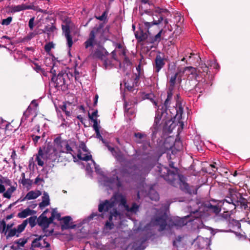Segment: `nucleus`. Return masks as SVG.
Wrapping results in <instances>:
<instances>
[{
    "mask_svg": "<svg viewBox=\"0 0 250 250\" xmlns=\"http://www.w3.org/2000/svg\"><path fill=\"white\" fill-rule=\"evenodd\" d=\"M167 12L166 9L161 8L159 7H156L153 11L146 10L145 13L150 15H155L158 16V20L153 18V21L147 22L143 20V22L144 23L145 28L146 29V32H144L142 29L139 28V30L135 33V38L138 42L146 41L147 44H158L161 40V35L163 31L161 29L155 36L150 35L149 32V28L153 25H158L163 20V13Z\"/></svg>",
    "mask_w": 250,
    "mask_h": 250,
    "instance_id": "nucleus-1",
    "label": "nucleus"
},
{
    "mask_svg": "<svg viewBox=\"0 0 250 250\" xmlns=\"http://www.w3.org/2000/svg\"><path fill=\"white\" fill-rule=\"evenodd\" d=\"M157 167L160 176L164 178L168 183L174 187L179 186L182 190H187L188 189V185L183 180V176L179 174L178 169L171 170L163 166Z\"/></svg>",
    "mask_w": 250,
    "mask_h": 250,
    "instance_id": "nucleus-2",
    "label": "nucleus"
},
{
    "mask_svg": "<svg viewBox=\"0 0 250 250\" xmlns=\"http://www.w3.org/2000/svg\"><path fill=\"white\" fill-rule=\"evenodd\" d=\"M173 92L167 91V97L164 104L162 105L157 106L159 110H161V115H164L165 113L168 115L167 111L171 114L170 119L165 122V124L166 125L171 123V119L172 117L177 118L179 120L181 119L183 113V108L181 104L179 103V102L177 101L176 102V107L173 105L172 108H170V107H171L170 104Z\"/></svg>",
    "mask_w": 250,
    "mask_h": 250,
    "instance_id": "nucleus-3",
    "label": "nucleus"
},
{
    "mask_svg": "<svg viewBox=\"0 0 250 250\" xmlns=\"http://www.w3.org/2000/svg\"><path fill=\"white\" fill-rule=\"evenodd\" d=\"M57 149L51 146H47L45 153H43L41 148H40L36 155V160L39 166L43 167L44 162L42 160V159L44 158V155L45 156L46 159H49L52 162H55L57 158Z\"/></svg>",
    "mask_w": 250,
    "mask_h": 250,
    "instance_id": "nucleus-4",
    "label": "nucleus"
},
{
    "mask_svg": "<svg viewBox=\"0 0 250 250\" xmlns=\"http://www.w3.org/2000/svg\"><path fill=\"white\" fill-rule=\"evenodd\" d=\"M68 74L64 71L60 72L57 76H52L51 82L54 86L58 89L65 91L67 89L66 80L68 78Z\"/></svg>",
    "mask_w": 250,
    "mask_h": 250,
    "instance_id": "nucleus-5",
    "label": "nucleus"
},
{
    "mask_svg": "<svg viewBox=\"0 0 250 250\" xmlns=\"http://www.w3.org/2000/svg\"><path fill=\"white\" fill-rule=\"evenodd\" d=\"M168 220L167 215L164 213L152 219L151 222L154 226L159 227V231H162L166 229L167 226H168Z\"/></svg>",
    "mask_w": 250,
    "mask_h": 250,
    "instance_id": "nucleus-6",
    "label": "nucleus"
},
{
    "mask_svg": "<svg viewBox=\"0 0 250 250\" xmlns=\"http://www.w3.org/2000/svg\"><path fill=\"white\" fill-rule=\"evenodd\" d=\"M103 27V24L101 23L98 27L94 28L89 33V38L84 42V45L85 48L88 47H93L95 43L96 34Z\"/></svg>",
    "mask_w": 250,
    "mask_h": 250,
    "instance_id": "nucleus-7",
    "label": "nucleus"
},
{
    "mask_svg": "<svg viewBox=\"0 0 250 250\" xmlns=\"http://www.w3.org/2000/svg\"><path fill=\"white\" fill-rule=\"evenodd\" d=\"M189 218V216L188 215L183 218L176 217L173 219H170L168 220V227L169 228L173 227L181 228L186 225L188 222L192 220L191 219L188 220Z\"/></svg>",
    "mask_w": 250,
    "mask_h": 250,
    "instance_id": "nucleus-8",
    "label": "nucleus"
},
{
    "mask_svg": "<svg viewBox=\"0 0 250 250\" xmlns=\"http://www.w3.org/2000/svg\"><path fill=\"white\" fill-rule=\"evenodd\" d=\"M187 70H188L191 74H195L196 78L198 76V73H206V75H207L210 72L208 70V67L205 63H203L200 64L197 69L192 66H188L184 68L185 71Z\"/></svg>",
    "mask_w": 250,
    "mask_h": 250,
    "instance_id": "nucleus-9",
    "label": "nucleus"
},
{
    "mask_svg": "<svg viewBox=\"0 0 250 250\" xmlns=\"http://www.w3.org/2000/svg\"><path fill=\"white\" fill-rule=\"evenodd\" d=\"M115 205V199L112 198L110 200H105L101 201L98 205V211L100 212H104L108 211L111 208Z\"/></svg>",
    "mask_w": 250,
    "mask_h": 250,
    "instance_id": "nucleus-10",
    "label": "nucleus"
},
{
    "mask_svg": "<svg viewBox=\"0 0 250 250\" xmlns=\"http://www.w3.org/2000/svg\"><path fill=\"white\" fill-rule=\"evenodd\" d=\"M46 20H49L51 22L49 23H47L44 26L43 29H41V32H39V34L45 33L49 36L57 30L55 21L53 18L50 17L46 18Z\"/></svg>",
    "mask_w": 250,
    "mask_h": 250,
    "instance_id": "nucleus-11",
    "label": "nucleus"
},
{
    "mask_svg": "<svg viewBox=\"0 0 250 250\" xmlns=\"http://www.w3.org/2000/svg\"><path fill=\"white\" fill-rule=\"evenodd\" d=\"M108 52L103 46H100L96 49L91 54V56L94 59H98L101 61L104 60L108 55Z\"/></svg>",
    "mask_w": 250,
    "mask_h": 250,
    "instance_id": "nucleus-12",
    "label": "nucleus"
},
{
    "mask_svg": "<svg viewBox=\"0 0 250 250\" xmlns=\"http://www.w3.org/2000/svg\"><path fill=\"white\" fill-rule=\"evenodd\" d=\"M48 210L46 209L37 219L38 224L43 228V231L49 227L48 218L45 216Z\"/></svg>",
    "mask_w": 250,
    "mask_h": 250,
    "instance_id": "nucleus-13",
    "label": "nucleus"
},
{
    "mask_svg": "<svg viewBox=\"0 0 250 250\" xmlns=\"http://www.w3.org/2000/svg\"><path fill=\"white\" fill-rule=\"evenodd\" d=\"M146 241L145 238H141L132 243V250H144L146 247L144 245Z\"/></svg>",
    "mask_w": 250,
    "mask_h": 250,
    "instance_id": "nucleus-14",
    "label": "nucleus"
},
{
    "mask_svg": "<svg viewBox=\"0 0 250 250\" xmlns=\"http://www.w3.org/2000/svg\"><path fill=\"white\" fill-rule=\"evenodd\" d=\"M165 62L164 59L160 55H157L155 59V63L154 67L156 72H159L160 70L164 66Z\"/></svg>",
    "mask_w": 250,
    "mask_h": 250,
    "instance_id": "nucleus-15",
    "label": "nucleus"
},
{
    "mask_svg": "<svg viewBox=\"0 0 250 250\" xmlns=\"http://www.w3.org/2000/svg\"><path fill=\"white\" fill-rule=\"evenodd\" d=\"M71 217L69 216H66L62 218L63 220V224L61 225V229L62 230L68 229H74L76 227L75 225H70L69 222L71 220Z\"/></svg>",
    "mask_w": 250,
    "mask_h": 250,
    "instance_id": "nucleus-16",
    "label": "nucleus"
},
{
    "mask_svg": "<svg viewBox=\"0 0 250 250\" xmlns=\"http://www.w3.org/2000/svg\"><path fill=\"white\" fill-rule=\"evenodd\" d=\"M236 201L238 202L237 206H240L241 208H244L245 209L248 207L247 199L244 198L242 194L239 193H236Z\"/></svg>",
    "mask_w": 250,
    "mask_h": 250,
    "instance_id": "nucleus-17",
    "label": "nucleus"
},
{
    "mask_svg": "<svg viewBox=\"0 0 250 250\" xmlns=\"http://www.w3.org/2000/svg\"><path fill=\"white\" fill-rule=\"evenodd\" d=\"M204 207L208 211L218 214L221 210L220 208L217 205H213L210 202H207L204 204Z\"/></svg>",
    "mask_w": 250,
    "mask_h": 250,
    "instance_id": "nucleus-18",
    "label": "nucleus"
},
{
    "mask_svg": "<svg viewBox=\"0 0 250 250\" xmlns=\"http://www.w3.org/2000/svg\"><path fill=\"white\" fill-rule=\"evenodd\" d=\"M37 211L34 210H32L29 208H25L18 214V217L20 218H25L29 215H34L36 213Z\"/></svg>",
    "mask_w": 250,
    "mask_h": 250,
    "instance_id": "nucleus-19",
    "label": "nucleus"
},
{
    "mask_svg": "<svg viewBox=\"0 0 250 250\" xmlns=\"http://www.w3.org/2000/svg\"><path fill=\"white\" fill-rule=\"evenodd\" d=\"M41 195V192L40 190H37L36 191H30L28 192L25 197L22 200V201H24L25 200H32L38 198L39 196Z\"/></svg>",
    "mask_w": 250,
    "mask_h": 250,
    "instance_id": "nucleus-20",
    "label": "nucleus"
},
{
    "mask_svg": "<svg viewBox=\"0 0 250 250\" xmlns=\"http://www.w3.org/2000/svg\"><path fill=\"white\" fill-rule=\"evenodd\" d=\"M43 242H44V244L45 245L44 246H42V244L41 243V242L39 241H36V240H33L32 242V244H31L30 250H34L33 249L34 248H40L41 249H42V248H49L50 244L48 242H46L45 241V240H43Z\"/></svg>",
    "mask_w": 250,
    "mask_h": 250,
    "instance_id": "nucleus-21",
    "label": "nucleus"
},
{
    "mask_svg": "<svg viewBox=\"0 0 250 250\" xmlns=\"http://www.w3.org/2000/svg\"><path fill=\"white\" fill-rule=\"evenodd\" d=\"M42 199V201L39 204V208L41 209L48 206L50 204L49 197L46 192H44Z\"/></svg>",
    "mask_w": 250,
    "mask_h": 250,
    "instance_id": "nucleus-22",
    "label": "nucleus"
},
{
    "mask_svg": "<svg viewBox=\"0 0 250 250\" xmlns=\"http://www.w3.org/2000/svg\"><path fill=\"white\" fill-rule=\"evenodd\" d=\"M178 75V73L177 72L173 76H171L169 81V85L167 91L173 92Z\"/></svg>",
    "mask_w": 250,
    "mask_h": 250,
    "instance_id": "nucleus-23",
    "label": "nucleus"
},
{
    "mask_svg": "<svg viewBox=\"0 0 250 250\" xmlns=\"http://www.w3.org/2000/svg\"><path fill=\"white\" fill-rule=\"evenodd\" d=\"M31 6L29 5H26L24 4L21 5H18L16 6H14L12 7L11 12H18L21 11L26 10V9H30Z\"/></svg>",
    "mask_w": 250,
    "mask_h": 250,
    "instance_id": "nucleus-24",
    "label": "nucleus"
},
{
    "mask_svg": "<svg viewBox=\"0 0 250 250\" xmlns=\"http://www.w3.org/2000/svg\"><path fill=\"white\" fill-rule=\"evenodd\" d=\"M134 137L136 139L135 142L137 144H141L145 141V139L146 138V135L143 133L137 132L134 133Z\"/></svg>",
    "mask_w": 250,
    "mask_h": 250,
    "instance_id": "nucleus-25",
    "label": "nucleus"
},
{
    "mask_svg": "<svg viewBox=\"0 0 250 250\" xmlns=\"http://www.w3.org/2000/svg\"><path fill=\"white\" fill-rule=\"evenodd\" d=\"M63 142H64L63 144L65 146V148L66 149V151H64L61 149L60 150V153H66L71 154L73 157L74 158H75V156L72 154V152L73 151V150L72 148H71V147L69 145L68 141L65 140L63 141Z\"/></svg>",
    "mask_w": 250,
    "mask_h": 250,
    "instance_id": "nucleus-26",
    "label": "nucleus"
},
{
    "mask_svg": "<svg viewBox=\"0 0 250 250\" xmlns=\"http://www.w3.org/2000/svg\"><path fill=\"white\" fill-rule=\"evenodd\" d=\"M236 193L232 194L230 197H228L225 199V201L229 203L232 204L235 208L238 205V202L236 201Z\"/></svg>",
    "mask_w": 250,
    "mask_h": 250,
    "instance_id": "nucleus-27",
    "label": "nucleus"
},
{
    "mask_svg": "<svg viewBox=\"0 0 250 250\" xmlns=\"http://www.w3.org/2000/svg\"><path fill=\"white\" fill-rule=\"evenodd\" d=\"M16 187L11 186L10 188L7 189L6 192L3 193V197L7 199H10L11 197V194L16 190Z\"/></svg>",
    "mask_w": 250,
    "mask_h": 250,
    "instance_id": "nucleus-28",
    "label": "nucleus"
},
{
    "mask_svg": "<svg viewBox=\"0 0 250 250\" xmlns=\"http://www.w3.org/2000/svg\"><path fill=\"white\" fill-rule=\"evenodd\" d=\"M22 179L21 181V183L24 186L30 187L32 184V181L29 179H26L25 178V174L22 173L21 174Z\"/></svg>",
    "mask_w": 250,
    "mask_h": 250,
    "instance_id": "nucleus-29",
    "label": "nucleus"
},
{
    "mask_svg": "<svg viewBox=\"0 0 250 250\" xmlns=\"http://www.w3.org/2000/svg\"><path fill=\"white\" fill-rule=\"evenodd\" d=\"M141 76L140 74H134L130 79V82H132L135 86H138L139 84V80Z\"/></svg>",
    "mask_w": 250,
    "mask_h": 250,
    "instance_id": "nucleus-30",
    "label": "nucleus"
},
{
    "mask_svg": "<svg viewBox=\"0 0 250 250\" xmlns=\"http://www.w3.org/2000/svg\"><path fill=\"white\" fill-rule=\"evenodd\" d=\"M27 224L28 220H25L22 222V223L21 224L18 225L17 227V229H16L17 230V232L18 233H20L22 232L24 230Z\"/></svg>",
    "mask_w": 250,
    "mask_h": 250,
    "instance_id": "nucleus-31",
    "label": "nucleus"
},
{
    "mask_svg": "<svg viewBox=\"0 0 250 250\" xmlns=\"http://www.w3.org/2000/svg\"><path fill=\"white\" fill-rule=\"evenodd\" d=\"M82 153L81 151H79L78 154H77V157L79 158V159L81 160H83L85 161H88L89 160H92V155H88L87 154H85L84 155L83 157H82Z\"/></svg>",
    "mask_w": 250,
    "mask_h": 250,
    "instance_id": "nucleus-32",
    "label": "nucleus"
},
{
    "mask_svg": "<svg viewBox=\"0 0 250 250\" xmlns=\"http://www.w3.org/2000/svg\"><path fill=\"white\" fill-rule=\"evenodd\" d=\"M37 219L38 218L36 216H33L26 219L28 220V223H29L31 228H32L34 227L36 225L37 223H38Z\"/></svg>",
    "mask_w": 250,
    "mask_h": 250,
    "instance_id": "nucleus-33",
    "label": "nucleus"
},
{
    "mask_svg": "<svg viewBox=\"0 0 250 250\" xmlns=\"http://www.w3.org/2000/svg\"><path fill=\"white\" fill-rule=\"evenodd\" d=\"M124 85L125 89H126L128 91H133V88L135 86L134 85V84L132 83V82H130V80L125 81V80L124 81Z\"/></svg>",
    "mask_w": 250,
    "mask_h": 250,
    "instance_id": "nucleus-34",
    "label": "nucleus"
},
{
    "mask_svg": "<svg viewBox=\"0 0 250 250\" xmlns=\"http://www.w3.org/2000/svg\"><path fill=\"white\" fill-rule=\"evenodd\" d=\"M6 229V224L5 221L4 220L2 221L0 220V233H4L6 235L7 233Z\"/></svg>",
    "mask_w": 250,
    "mask_h": 250,
    "instance_id": "nucleus-35",
    "label": "nucleus"
},
{
    "mask_svg": "<svg viewBox=\"0 0 250 250\" xmlns=\"http://www.w3.org/2000/svg\"><path fill=\"white\" fill-rule=\"evenodd\" d=\"M174 18L176 20V21H177V23L176 24V25L177 26V30H178V28H180L179 30H180L181 29V25L182 23L183 22L184 19L182 17H181V16H180L179 15L175 16Z\"/></svg>",
    "mask_w": 250,
    "mask_h": 250,
    "instance_id": "nucleus-36",
    "label": "nucleus"
},
{
    "mask_svg": "<svg viewBox=\"0 0 250 250\" xmlns=\"http://www.w3.org/2000/svg\"><path fill=\"white\" fill-rule=\"evenodd\" d=\"M120 174L122 177H130V173L128 169L126 168H122L119 169Z\"/></svg>",
    "mask_w": 250,
    "mask_h": 250,
    "instance_id": "nucleus-37",
    "label": "nucleus"
},
{
    "mask_svg": "<svg viewBox=\"0 0 250 250\" xmlns=\"http://www.w3.org/2000/svg\"><path fill=\"white\" fill-rule=\"evenodd\" d=\"M163 115H161V110H159V109L158 108V111L156 114V116H155V120H154V123L156 125H157L160 124L162 116Z\"/></svg>",
    "mask_w": 250,
    "mask_h": 250,
    "instance_id": "nucleus-38",
    "label": "nucleus"
},
{
    "mask_svg": "<svg viewBox=\"0 0 250 250\" xmlns=\"http://www.w3.org/2000/svg\"><path fill=\"white\" fill-rule=\"evenodd\" d=\"M64 140H62L61 137L59 136L56 138L54 140V143L58 147L62 148V145L64 144Z\"/></svg>",
    "mask_w": 250,
    "mask_h": 250,
    "instance_id": "nucleus-39",
    "label": "nucleus"
},
{
    "mask_svg": "<svg viewBox=\"0 0 250 250\" xmlns=\"http://www.w3.org/2000/svg\"><path fill=\"white\" fill-rule=\"evenodd\" d=\"M139 208V206L137 204L134 203L132 205V207L129 208L128 206V208L126 210L127 211H129L132 213H136L138 211Z\"/></svg>",
    "mask_w": 250,
    "mask_h": 250,
    "instance_id": "nucleus-40",
    "label": "nucleus"
},
{
    "mask_svg": "<svg viewBox=\"0 0 250 250\" xmlns=\"http://www.w3.org/2000/svg\"><path fill=\"white\" fill-rule=\"evenodd\" d=\"M103 61H104V65L105 69H110L112 68L111 62L107 59L106 57L104 58V60H103Z\"/></svg>",
    "mask_w": 250,
    "mask_h": 250,
    "instance_id": "nucleus-41",
    "label": "nucleus"
},
{
    "mask_svg": "<svg viewBox=\"0 0 250 250\" xmlns=\"http://www.w3.org/2000/svg\"><path fill=\"white\" fill-rule=\"evenodd\" d=\"M62 30L64 33L65 36L70 34V27L68 25H62Z\"/></svg>",
    "mask_w": 250,
    "mask_h": 250,
    "instance_id": "nucleus-42",
    "label": "nucleus"
},
{
    "mask_svg": "<svg viewBox=\"0 0 250 250\" xmlns=\"http://www.w3.org/2000/svg\"><path fill=\"white\" fill-rule=\"evenodd\" d=\"M54 45L52 42L46 43L44 46V50L46 52L49 53L51 49L54 48Z\"/></svg>",
    "mask_w": 250,
    "mask_h": 250,
    "instance_id": "nucleus-43",
    "label": "nucleus"
},
{
    "mask_svg": "<svg viewBox=\"0 0 250 250\" xmlns=\"http://www.w3.org/2000/svg\"><path fill=\"white\" fill-rule=\"evenodd\" d=\"M120 205L123 206L125 210H127L128 208V205L126 203V199L123 196H121V199H120Z\"/></svg>",
    "mask_w": 250,
    "mask_h": 250,
    "instance_id": "nucleus-44",
    "label": "nucleus"
},
{
    "mask_svg": "<svg viewBox=\"0 0 250 250\" xmlns=\"http://www.w3.org/2000/svg\"><path fill=\"white\" fill-rule=\"evenodd\" d=\"M12 17H8L5 19H3L1 21V23L2 25H8L10 24L12 21Z\"/></svg>",
    "mask_w": 250,
    "mask_h": 250,
    "instance_id": "nucleus-45",
    "label": "nucleus"
},
{
    "mask_svg": "<svg viewBox=\"0 0 250 250\" xmlns=\"http://www.w3.org/2000/svg\"><path fill=\"white\" fill-rule=\"evenodd\" d=\"M27 242V239L20 238L17 241L15 242L18 245V246L23 247Z\"/></svg>",
    "mask_w": 250,
    "mask_h": 250,
    "instance_id": "nucleus-46",
    "label": "nucleus"
},
{
    "mask_svg": "<svg viewBox=\"0 0 250 250\" xmlns=\"http://www.w3.org/2000/svg\"><path fill=\"white\" fill-rule=\"evenodd\" d=\"M16 232H17L16 229L14 228L13 229H11L9 231L8 234L6 235V239H8L9 237H11L16 235Z\"/></svg>",
    "mask_w": 250,
    "mask_h": 250,
    "instance_id": "nucleus-47",
    "label": "nucleus"
},
{
    "mask_svg": "<svg viewBox=\"0 0 250 250\" xmlns=\"http://www.w3.org/2000/svg\"><path fill=\"white\" fill-rule=\"evenodd\" d=\"M145 98L147 99L150 100L151 101L153 102V103L154 104V105L157 106V103L154 100V95L151 93L146 94L145 96Z\"/></svg>",
    "mask_w": 250,
    "mask_h": 250,
    "instance_id": "nucleus-48",
    "label": "nucleus"
},
{
    "mask_svg": "<svg viewBox=\"0 0 250 250\" xmlns=\"http://www.w3.org/2000/svg\"><path fill=\"white\" fill-rule=\"evenodd\" d=\"M65 36V37L66 38V40H67V44L68 46L69 47V48H70L72 47V44H73L72 38L70 34L66 35Z\"/></svg>",
    "mask_w": 250,
    "mask_h": 250,
    "instance_id": "nucleus-49",
    "label": "nucleus"
},
{
    "mask_svg": "<svg viewBox=\"0 0 250 250\" xmlns=\"http://www.w3.org/2000/svg\"><path fill=\"white\" fill-rule=\"evenodd\" d=\"M95 217H97L98 218L99 217L104 218V214L103 213L99 214V213H98L97 212H93L90 215V216L88 217V218L90 220H91Z\"/></svg>",
    "mask_w": 250,
    "mask_h": 250,
    "instance_id": "nucleus-50",
    "label": "nucleus"
},
{
    "mask_svg": "<svg viewBox=\"0 0 250 250\" xmlns=\"http://www.w3.org/2000/svg\"><path fill=\"white\" fill-rule=\"evenodd\" d=\"M55 209H53L51 212V216L49 218H48V222L49 225L52 223H53L54 219L55 218Z\"/></svg>",
    "mask_w": 250,
    "mask_h": 250,
    "instance_id": "nucleus-51",
    "label": "nucleus"
},
{
    "mask_svg": "<svg viewBox=\"0 0 250 250\" xmlns=\"http://www.w3.org/2000/svg\"><path fill=\"white\" fill-rule=\"evenodd\" d=\"M88 116L89 120L91 121H93V120H97L96 118H94V117H97L98 116V110H96L94 111L91 114L88 113Z\"/></svg>",
    "mask_w": 250,
    "mask_h": 250,
    "instance_id": "nucleus-52",
    "label": "nucleus"
},
{
    "mask_svg": "<svg viewBox=\"0 0 250 250\" xmlns=\"http://www.w3.org/2000/svg\"><path fill=\"white\" fill-rule=\"evenodd\" d=\"M110 214L113 216V217H114L115 219L120 214V212L117 210L116 208H114L113 210L110 211Z\"/></svg>",
    "mask_w": 250,
    "mask_h": 250,
    "instance_id": "nucleus-53",
    "label": "nucleus"
},
{
    "mask_svg": "<svg viewBox=\"0 0 250 250\" xmlns=\"http://www.w3.org/2000/svg\"><path fill=\"white\" fill-rule=\"evenodd\" d=\"M34 21H35V17H33L31 18L29 21L28 22V26L31 30H32L33 29V28L34 27Z\"/></svg>",
    "mask_w": 250,
    "mask_h": 250,
    "instance_id": "nucleus-54",
    "label": "nucleus"
},
{
    "mask_svg": "<svg viewBox=\"0 0 250 250\" xmlns=\"http://www.w3.org/2000/svg\"><path fill=\"white\" fill-rule=\"evenodd\" d=\"M119 155L116 158V159L120 163H123L125 161V158L123 153H120Z\"/></svg>",
    "mask_w": 250,
    "mask_h": 250,
    "instance_id": "nucleus-55",
    "label": "nucleus"
},
{
    "mask_svg": "<svg viewBox=\"0 0 250 250\" xmlns=\"http://www.w3.org/2000/svg\"><path fill=\"white\" fill-rule=\"evenodd\" d=\"M31 137L35 144H36L38 142L39 140L41 138L40 135H36L35 134L31 135Z\"/></svg>",
    "mask_w": 250,
    "mask_h": 250,
    "instance_id": "nucleus-56",
    "label": "nucleus"
},
{
    "mask_svg": "<svg viewBox=\"0 0 250 250\" xmlns=\"http://www.w3.org/2000/svg\"><path fill=\"white\" fill-rule=\"evenodd\" d=\"M190 215H193V217L195 218H197L200 217L201 212H200L198 210H196L194 211H192L190 213Z\"/></svg>",
    "mask_w": 250,
    "mask_h": 250,
    "instance_id": "nucleus-57",
    "label": "nucleus"
},
{
    "mask_svg": "<svg viewBox=\"0 0 250 250\" xmlns=\"http://www.w3.org/2000/svg\"><path fill=\"white\" fill-rule=\"evenodd\" d=\"M183 238V237H182L181 236H178L177 237H176L175 238V239L173 241V246L174 247H177V245H176V243L177 242H180L181 241H182V239Z\"/></svg>",
    "mask_w": 250,
    "mask_h": 250,
    "instance_id": "nucleus-58",
    "label": "nucleus"
},
{
    "mask_svg": "<svg viewBox=\"0 0 250 250\" xmlns=\"http://www.w3.org/2000/svg\"><path fill=\"white\" fill-rule=\"evenodd\" d=\"M61 109L65 112L66 115L67 116H70V113L69 111L66 110V105L65 104H63L62 106L60 107Z\"/></svg>",
    "mask_w": 250,
    "mask_h": 250,
    "instance_id": "nucleus-59",
    "label": "nucleus"
},
{
    "mask_svg": "<svg viewBox=\"0 0 250 250\" xmlns=\"http://www.w3.org/2000/svg\"><path fill=\"white\" fill-rule=\"evenodd\" d=\"M92 121L93 122V127L95 130V132L99 131V127L98 126L97 120H93V121Z\"/></svg>",
    "mask_w": 250,
    "mask_h": 250,
    "instance_id": "nucleus-60",
    "label": "nucleus"
},
{
    "mask_svg": "<svg viewBox=\"0 0 250 250\" xmlns=\"http://www.w3.org/2000/svg\"><path fill=\"white\" fill-rule=\"evenodd\" d=\"M114 224L112 222L106 221L105 224V227L107 229H111L113 228Z\"/></svg>",
    "mask_w": 250,
    "mask_h": 250,
    "instance_id": "nucleus-61",
    "label": "nucleus"
},
{
    "mask_svg": "<svg viewBox=\"0 0 250 250\" xmlns=\"http://www.w3.org/2000/svg\"><path fill=\"white\" fill-rule=\"evenodd\" d=\"M104 144L105 145V146H106L107 149L109 151H110L111 153L114 152V150H115V148L111 146L108 142H106L105 141V143H104Z\"/></svg>",
    "mask_w": 250,
    "mask_h": 250,
    "instance_id": "nucleus-62",
    "label": "nucleus"
},
{
    "mask_svg": "<svg viewBox=\"0 0 250 250\" xmlns=\"http://www.w3.org/2000/svg\"><path fill=\"white\" fill-rule=\"evenodd\" d=\"M106 18V12L105 11H104V12H103V13L102 14V15L99 17H96V18L101 21H103Z\"/></svg>",
    "mask_w": 250,
    "mask_h": 250,
    "instance_id": "nucleus-63",
    "label": "nucleus"
},
{
    "mask_svg": "<svg viewBox=\"0 0 250 250\" xmlns=\"http://www.w3.org/2000/svg\"><path fill=\"white\" fill-rule=\"evenodd\" d=\"M3 183L7 186H11L12 184V182L10 179H9L7 177H3Z\"/></svg>",
    "mask_w": 250,
    "mask_h": 250,
    "instance_id": "nucleus-64",
    "label": "nucleus"
}]
</instances>
